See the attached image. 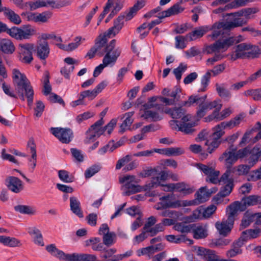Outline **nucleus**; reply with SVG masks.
Listing matches in <instances>:
<instances>
[{
  "instance_id": "f257e3e1",
  "label": "nucleus",
  "mask_w": 261,
  "mask_h": 261,
  "mask_svg": "<svg viewBox=\"0 0 261 261\" xmlns=\"http://www.w3.org/2000/svg\"><path fill=\"white\" fill-rule=\"evenodd\" d=\"M245 23L246 21L240 18L235 19L232 21L216 22L212 26L202 25L196 28L193 31L189 33L187 37L189 38L191 41L195 40L201 38L207 32L211 30L212 33L207 37L215 40L220 36L223 35L225 31H230L234 28L242 27Z\"/></svg>"
},
{
  "instance_id": "f03ea898",
  "label": "nucleus",
  "mask_w": 261,
  "mask_h": 261,
  "mask_svg": "<svg viewBox=\"0 0 261 261\" xmlns=\"http://www.w3.org/2000/svg\"><path fill=\"white\" fill-rule=\"evenodd\" d=\"M13 79L18 97L22 101H24L26 97L28 105L31 106L33 102L34 93L30 81L25 75L16 69L13 70Z\"/></svg>"
},
{
  "instance_id": "7ed1b4c3",
  "label": "nucleus",
  "mask_w": 261,
  "mask_h": 261,
  "mask_svg": "<svg viewBox=\"0 0 261 261\" xmlns=\"http://www.w3.org/2000/svg\"><path fill=\"white\" fill-rule=\"evenodd\" d=\"M206 95L199 96L198 95H192L188 99L183 101L182 106L190 107L191 106H197L196 116L199 118H202L206 112L213 108L221 110L222 105L220 100H215L213 101L206 102Z\"/></svg>"
},
{
  "instance_id": "20e7f679",
  "label": "nucleus",
  "mask_w": 261,
  "mask_h": 261,
  "mask_svg": "<svg viewBox=\"0 0 261 261\" xmlns=\"http://www.w3.org/2000/svg\"><path fill=\"white\" fill-rule=\"evenodd\" d=\"M244 40L245 38L241 35L219 39L213 44L207 46L205 51L207 54H212L213 53H218L220 51L224 52L227 50L230 46L241 42Z\"/></svg>"
},
{
  "instance_id": "39448f33",
  "label": "nucleus",
  "mask_w": 261,
  "mask_h": 261,
  "mask_svg": "<svg viewBox=\"0 0 261 261\" xmlns=\"http://www.w3.org/2000/svg\"><path fill=\"white\" fill-rule=\"evenodd\" d=\"M258 49L255 46L248 43H241L237 45L234 50L228 56L230 59L235 61L238 59H253L257 57Z\"/></svg>"
},
{
  "instance_id": "423d86ee",
  "label": "nucleus",
  "mask_w": 261,
  "mask_h": 261,
  "mask_svg": "<svg viewBox=\"0 0 261 261\" xmlns=\"http://www.w3.org/2000/svg\"><path fill=\"white\" fill-rule=\"evenodd\" d=\"M160 200L161 201L154 205V208L156 210L167 208H176L191 206L192 204V202L188 201L187 200L177 199L173 194L162 196Z\"/></svg>"
},
{
  "instance_id": "0eeeda50",
  "label": "nucleus",
  "mask_w": 261,
  "mask_h": 261,
  "mask_svg": "<svg viewBox=\"0 0 261 261\" xmlns=\"http://www.w3.org/2000/svg\"><path fill=\"white\" fill-rule=\"evenodd\" d=\"M119 182L123 184L122 190L124 195L128 196L132 194L145 190V186L142 187L137 185L138 180L134 175H127L119 178Z\"/></svg>"
},
{
  "instance_id": "6e6552de",
  "label": "nucleus",
  "mask_w": 261,
  "mask_h": 261,
  "mask_svg": "<svg viewBox=\"0 0 261 261\" xmlns=\"http://www.w3.org/2000/svg\"><path fill=\"white\" fill-rule=\"evenodd\" d=\"M229 171H226L220 178V183L225 185L220 191L213 198V200L216 203L222 202V198L225 197L231 192L233 184V179L230 177V174Z\"/></svg>"
},
{
  "instance_id": "1a4fd4ad",
  "label": "nucleus",
  "mask_w": 261,
  "mask_h": 261,
  "mask_svg": "<svg viewBox=\"0 0 261 261\" xmlns=\"http://www.w3.org/2000/svg\"><path fill=\"white\" fill-rule=\"evenodd\" d=\"M116 40H111L105 46L103 51H102L105 54L103 58L105 64L114 65L120 56L121 50L119 47H116Z\"/></svg>"
},
{
  "instance_id": "9d476101",
  "label": "nucleus",
  "mask_w": 261,
  "mask_h": 261,
  "mask_svg": "<svg viewBox=\"0 0 261 261\" xmlns=\"http://www.w3.org/2000/svg\"><path fill=\"white\" fill-rule=\"evenodd\" d=\"M191 116L187 114L182 118V121L177 120L170 121V124L173 129L183 132L186 134H191L195 131L194 127L196 123L193 122H187L190 121Z\"/></svg>"
},
{
  "instance_id": "9b49d317",
  "label": "nucleus",
  "mask_w": 261,
  "mask_h": 261,
  "mask_svg": "<svg viewBox=\"0 0 261 261\" xmlns=\"http://www.w3.org/2000/svg\"><path fill=\"white\" fill-rule=\"evenodd\" d=\"M36 33L35 28L30 25H24L19 28L13 27L9 30V35L17 39L22 40L30 38Z\"/></svg>"
},
{
  "instance_id": "f8f14e48",
  "label": "nucleus",
  "mask_w": 261,
  "mask_h": 261,
  "mask_svg": "<svg viewBox=\"0 0 261 261\" xmlns=\"http://www.w3.org/2000/svg\"><path fill=\"white\" fill-rule=\"evenodd\" d=\"M231 145L228 149L226 150L223 154L219 157V160L220 162H223L226 167L227 170L229 171V174L231 173L232 165L237 161V157L236 156V148H233Z\"/></svg>"
},
{
  "instance_id": "ddd939ff",
  "label": "nucleus",
  "mask_w": 261,
  "mask_h": 261,
  "mask_svg": "<svg viewBox=\"0 0 261 261\" xmlns=\"http://www.w3.org/2000/svg\"><path fill=\"white\" fill-rule=\"evenodd\" d=\"M50 132L63 143H69L73 137V132L70 128L51 127Z\"/></svg>"
},
{
  "instance_id": "4468645a",
  "label": "nucleus",
  "mask_w": 261,
  "mask_h": 261,
  "mask_svg": "<svg viewBox=\"0 0 261 261\" xmlns=\"http://www.w3.org/2000/svg\"><path fill=\"white\" fill-rule=\"evenodd\" d=\"M36 57L42 62L46 64V60L49 57L50 47L48 42L46 41L38 40L35 49Z\"/></svg>"
},
{
  "instance_id": "2eb2a0df",
  "label": "nucleus",
  "mask_w": 261,
  "mask_h": 261,
  "mask_svg": "<svg viewBox=\"0 0 261 261\" xmlns=\"http://www.w3.org/2000/svg\"><path fill=\"white\" fill-rule=\"evenodd\" d=\"M34 48V45L32 43L20 44L19 46V60L24 63L29 64L33 60L32 50Z\"/></svg>"
},
{
  "instance_id": "dca6fc26",
  "label": "nucleus",
  "mask_w": 261,
  "mask_h": 261,
  "mask_svg": "<svg viewBox=\"0 0 261 261\" xmlns=\"http://www.w3.org/2000/svg\"><path fill=\"white\" fill-rule=\"evenodd\" d=\"M196 167L207 175L206 181L214 184L220 183V179H219L218 178L220 174L219 171H216L213 167L202 164H197Z\"/></svg>"
},
{
  "instance_id": "f3484780",
  "label": "nucleus",
  "mask_w": 261,
  "mask_h": 261,
  "mask_svg": "<svg viewBox=\"0 0 261 261\" xmlns=\"http://www.w3.org/2000/svg\"><path fill=\"white\" fill-rule=\"evenodd\" d=\"M165 247L164 244L160 243L155 245H150L149 246L142 248L137 251V254L138 256L142 255H147L149 258L155 252L163 250Z\"/></svg>"
},
{
  "instance_id": "a211bd4d",
  "label": "nucleus",
  "mask_w": 261,
  "mask_h": 261,
  "mask_svg": "<svg viewBox=\"0 0 261 261\" xmlns=\"http://www.w3.org/2000/svg\"><path fill=\"white\" fill-rule=\"evenodd\" d=\"M169 177V173L167 171H162L157 176L152 177L151 181L145 186V190H150L157 188L161 185V182L166 180Z\"/></svg>"
},
{
  "instance_id": "6ab92c4d",
  "label": "nucleus",
  "mask_w": 261,
  "mask_h": 261,
  "mask_svg": "<svg viewBox=\"0 0 261 261\" xmlns=\"http://www.w3.org/2000/svg\"><path fill=\"white\" fill-rule=\"evenodd\" d=\"M0 12H3L5 17L11 22L17 25L21 23V19L19 15L12 9L3 7L1 0H0Z\"/></svg>"
},
{
  "instance_id": "aec40b11",
  "label": "nucleus",
  "mask_w": 261,
  "mask_h": 261,
  "mask_svg": "<svg viewBox=\"0 0 261 261\" xmlns=\"http://www.w3.org/2000/svg\"><path fill=\"white\" fill-rule=\"evenodd\" d=\"M6 185L12 192L18 193L23 190L22 181L15 176H9L6 179Z\"/></svg>"
},
{
  "instance_id": "412c9836",
  "label": "nucleus",
  "mask_w": 261,
  "mask_h": 261,
  "mask_svg": "<svg viewBox=\"0 0 261 261\" xmlns=\"http://www.w3.org/2000/svg\"><path fill=\"white\" fill-rule=\"evenodd\" d=\"M195 195L196 197L195 199L188 200L192 202L191 205H196L206 201L211 196V193H208L206 187H203L199 189Z\"/></svg>"
},
{
  "instance_id": "4be33fe9",
  "label": "nucleus",
  "mask_w": 261,
  "mask_h": 261,
  "mask_svg": "<svg viewBox=\"0 0 261 261\" xmlns=\"http://www.w3.org/2000/svg\"><path fill=\"white\" fill-rule=\"evenodd\" d=\"M124 24V16H119L115 21L114 26L110 28L103 35L107 38L115 36L119 33Z\"/></svg>"
},
{
  "instance_id": "5701e85b",
  "label": "nucleus",
  "mask_w": 261,
  "mask_h": 261,
  "mask_svg": "<svg viewBox=\"0 0 261 261\" xmlns=\"http://www.w3.org/2000/svg\"><path fill=\"white\" fill-rule=\"evenodd\" d=\"M244 211V207L242 206L240 201H235L227 208V219L230 223L234 222L235 217L237 216L238 212Z\"/></svg>"
},
{
  "instance_id": "b1692460",
  "label": "nucleus",
  "mask_w": 261,
  "mask_h": 261,
  "mask_svg": "<svg viewBox=\"0 0 261 261\" xmlns=\"http://www.w3.org/2000/svg\"><path fill=\"white\" fill-rule=\"evenodd\" d=\"M197 255L207 261H221V258L216 254L214 250L207 249L203 247H198Z\"/></svg>"
},
{
  "instance_id": "393cba45",
  "label": "nucleus",
  "mask_w": 261,
  "mask_h": 261,
  "mask_svg": "<svg viewBox=\"0 0 261 261\" xmlns=\"http://www.w3.org/2000/svg\"><path fill=\"white\" fill-rule=\"evenodd\" d=\"M182 103L183 102L180 104V106L178 107H174L172 108H165L163 110V112L170 115L173 119H178L181 118L182 119V118L186 115V111L185 109L182 108Z\"/></svg>"
},
{
  "instance_id": "a878e982",
  "label": "nucleus",
  "mask_w": 261,
  "mask_h": 261,
  "mask_svg": "<svg viewBox=\"0 0 261 261\" xmlns=\"http://www.w3.org/2000/svg\"><path fill=\"white\" fill-rule=\"evenodd\" d=\"M220 110L216 109L211 115L205 118V121H211L216 120V121H218L222 120L228 117L232 113V110L230 108L224 109L220 113H219Z\"/></svg>"
},
{
  "instance_id": "bb28decb",
  "label": "nucleus",
  "mask_w": 261,
  "mask_h": 261,
  "mask_svg": "<svg viewBox=\"0 0 261 261\" xmlns=\"http://www.w3.org/2000/svg\"><path fill=\"white\" fill-rule=\"evenodd\" d=\"M184 10L185 8L182 7L180 3H177L167 10L159 13V17L160 18H164L172 15H177L182 13Z\"/></svg>"
},
{
  "instance_id": "cd10ccee",
  "label": "nucleus",
  "mask_w": 261,
  "mask_h": 261,
  "mask_svg": "<svg viewBox=\"0 0 261 261\" xmlns=\"http://www.w3.org/2000/svg\"><path fill=\"white\" fill-rule=\"evenodd\" d=\"M233 223H230L227 219L226 220H223L221 222H217L215 226L221 235L226 236L230 232Z\"/></svg>"
},
{
  "instance_id": "c85d7f7f",
  "label": "nucleus",
  "mask_w": 261,
  "mask_h": 261,
  "mask_svg": "<svg viewBox=\"0 0 261 261\" xmlns=\"http://www.w3.org/2000/svg\"><path fill=\"white\" fill-rule=\"evenodd\" d=\"M244 244L242 239L239 238L236 242L232 244L231 248L226 252V256L229 258H232L237 255L242 254V249L241 247L243 246Z\"/></svg>"
},
{
  "instance_id": "c756f323",
  "label": "nucleus",
  "mask_w": 261,
  "mask_h": 261,
  "mask_svg": "<svg viewBox=\"0 0 261 261\" xmlns=\"http://www.w3.org/2000/svg\"><path fill=\"white\" fill-rule=\"evenodd\" d=\"M15 50L13 42L9 39L0 38V50L5 54H12Z\"/></svg>"
},
{
  "instance_id": "7c9ffc66",
  "label": "nucleus",
  "mask_w": 261,
  "mask_h": 261,
  "mask_svg": "<svg viewBox=\"0 0 261 261\" xmlns=\"http://www.w3.org/2000/svg\"><path fill=\"white\" fill-rule=\"evenodd\" d=\"M193 186L185 182H179L176 183L175 192H179L181 195L185 196L193 193L195 191Z\"/></svg>"
},
{
  "instance_id": "2f4dec72",
  "label": "nucleus",
  "mask_w": 261,
  "mask_h": 261,
  "mask_svg": "<svg viewBox=\"0 0 261 261\" xmlns=\"http://www.w3.org/2000/svg\"><path fill=\"white\" fill-rule=\"evenodd\" d=\"M28 233L32 237L35 244L40 246L44 245L43 237L39 229L36 227H30L28 229Z\"/></svg>"
},
{
  "instance_id": "473e14b6",
  "label": "nucleus",
  "mask_w": 261,
  "mask_h": 261,
  "mask_svg": "<svg viewBox=\"0 0 261 261\" xmlns=\"http://www.w3.org/2000/svg\"><path fill=\"white\" fill-rule=\"evenodd\" d=\"M261 234V229L259 228L249 229L243 231L240 239H242L243 242L248 240L256 239L259 237Z\"/></svg>"
},
{
  "instance_id": "72a5a7b5",
  "label": "nucleus",
  "mask_w": 261,
  "mask_h": 261,
  "mask_svg": "<svg viewBox=\"0 0 261 261\" xmlns=\"http://www.w3.org/2000/svg\"><path fill=\"white\" fill-rule=\"evenodd\" d=\"M258 216V213H251L248 212H246L240 224L241 228L244 229L247 227L253 221H255V224H256V220H257Z\"/></svg>"
},
{
  "instance_id": "f704fd0d",
  "label": "nucleus",
  "mask_w": 261,
  "mask_h": 261,
  "mask_svg": "<svg viewBox=\"0 0 261 261\" xmlns=\"http://www.w3.org/2000/svg\"><path fill=\"white\" fill-rule=\"evenodd\" d=\"M70 210L73 214L79 218H83V213L81 208V203L78 199L72 196L70 198Z\"/></svg>"
},
{
  "instance_id": "c9c22d12",
  "label": "nucleus",
  "mask_w": 261,
  "mask_h": 261,
  "mask_svg": "<svg viewBox=\"0 0 261 261\" xmlns=\"http://www.w3.org/2000/svg\"><path fill=\"white\" fill-rule=\"evenodd\" d=\"M261 161V148L254 147L250 151V156L248 159V163L253 166L258 162Z\"/></svg>"
},
{
  "instance_id": "e433bc0d",
  "label": "nucleus",
  "mask_w": 261,
  "mask_h": 261,
  "mask_svg": "<svg viewBox=\"0 0 261 261\" xmlns=\"http://www.w3.org/2000/svg\"><path fill=\"white\" fill-rule=\"evenodd\" d=\"M82 40L81 37H76L74 42L69 43L67 45L58 43L57 45L61 49L66 51H71L76 48L81 44V41Z\"/></svg>"
},
{
  "instance_id": "4c0bfd02",
  "label": "nucleus",
  "mask_w": 261,
  "mask_h": 261,
  "mask_svg": "<svg viewBox=\"0 0 261 261\" xmlns=\"http://www.w3.org/2000/svg\"><path fill=\"white\" fill-rule=\"evenodd\" d=\"M27 149L32 154L31 158L29 159V162L33 161V169H34L36 166V146L33 138L29 139L27 144Z\"/></svg>"
},
{
  "instance_id": "58836bf2",
  "label": "nucleus",
  "mask_w": 261,
  "mask_h": 261,
  "mask_svg": "<svg viewBox=\"0 0 261 261\" xmlns=\"http://www.w3.org/2000/svg\"><path fill=\"white\" fill-rule=\"evenodd\" d=\"M166 240L172 243L180 244L181 243H185L189 242V244L192 243V241L190 239L187 238L186 235L181 234L178 236H175L173 234L166 236Z\"/></svg>"
},
{
  "instance_id": "ea45409f",
  "label": "nucleus",
  "mask_w": 261,
  "mask_h": 261,
  "mask_svg": "<svg viewBox=\"0 0 261 261\" xmlns=\"http://www.w3.org/2000/svg\"><path fill=\"white\" fill-rule=\"evenodd\" d=\"M259 196L257 195H250L248 197L242 198L240 201L243 207H244L245 210L248 206H252L258 204Z\"/></svg>"
},
{
  "instance_id": "a19ab883",
  "label": "nucleus",
  "mask_w": 261,
  "mask_h": 261,
  "mask_svg": "<svg viewBox=\"0 0 261 261\" xmlns=\"http://www.w3.org/2000/svg\"><path fill=\"white\" fill-rule=\"evenodd\" d=\"M192 231L195 239H199L205 238L207 235V228L206 226L198 225L196 227L192 226Z\"/></svg>"
},
{
  "instance_id": "79ce46f5",
  "label": "nucleus",
  "mask_w": 261,
  "mask_h": 261,
  "mask_svg": "<svg viewBox=\"0 0 261 261\" xmlns=\"http://www.w3.org/2000/svg\"><path fill=\"white\" fill-rule=\"evenodd\" d=\"M140 115L141 118H143L145 119H149L153 121H156L162 119V117L157 112L151 110H144L143 113H142V110H141Z\"/></svg>"
},
{
  "instance_id": "37998d69",
  "label": "nucleus",
  "mask_w": 261,
  "mask_h": 261,
  "mask_svg": "<svg viewBox=\"0 0 261 261\" xmlns=\"http://www.w3.org/2000/svg\"><path fill=\"white\" fill-rule=\"evenodd\" d=\"M252 166L250 164L244 165L241 164L238 166L233 167L231 169V173H236L238 175H246L249 171L250 168Z\"/></svg>"
},
{
  "instance_id": "c03bdc74",
  "label": "nucleus",
  "mask_w": 261,
  "mask_h": 261,
  "mask_svg": "<svg viewBox=\"0 0 261 261\" xmlns=\"http://www.w3.org/2000/svg\"><path fill=\"white\" fill-rule=\"evenodd\" d=\"M103 123V118H101L91 125L89 129L90 132L95 134L97 136L100 137V135L104 133V128L101 127Z\"/></svg>"
},
{
  "instance_id": "a18cd8bd",
  "label": "nucleus",
  "mask_w": 261,
  "mask_h": 261,
  "mask_svg": "<svg viewBox=\"0 0 261 261\" xmlns=\"http://www.w3.org/2000/svg\"><path fill=\"white\" fill-rule=\"evenodd\" d=\"M29 5L32 10H36L48 5L51 6V0H34L30 2Z\"/></svg>"
},
{
  "instance_id": "49530a36",
  "label": "nucleus",
  "mask_w": 261,
  "mask_h": 261,
  "mask_svg": "<svg viewBox=\"0 0 261 261\" xmlns=\"http://www.w3.org/2000/svg\"><path fill=\"white\" fill-rule=\"evenodd\" d=\"M46 250L53 256L61 260L63 251L58 249L55 244H50L46 246Z\"/></svg>"
},
{
  "instance_id": "de8ad7c7",
  "label": "nucleus",
  "mask_w": 261,
  "mask_h": 261,
  "mask_svg": "<svg viewBox=\"0 0 261 261\" xmlns=\"http://www.w3.org/2000/svg\"><path fill=\"white\" fill-rule=\"evenodd\" d=\"M216 91L219 95L222 98H230L231 97V93L228 90L224 84L220 85L219 84H216Z\"/></svg>"
},
{
  "instance_id": "09e8293b",
  "label": "nucleus",
  "mask_w": 261,
  "mask_h": 261,
  "mask_svg": "<svg viewBox=\"0 0 261 261\" xmlns=\"http://www.w3.org/2000/svg\"><path fill=\"white\" fill-rule=\"evenodd\" d=\"M58 176L61 180L63 182L70 183L74 180V177L69 173L64 170H61L58 171Z\"/></svg>"
},
{
  "instance_id": "8fccbe9b",
  "label": "nucleus",
  "mask_w": 261,
  "mask_h": 261,
  "mask_svg": "<svg viewBox=\"0 0 261 261\" xmlns=\"http://www.w3.org/2000/svg\"><path fill=\"white\" fill-rule=\"evenodd\" d=\"M211 76V73L210 71H207L204 74L201 80V88L199 89L198 92H204L206 91V88L209 84Z\"/></svg>"
},
{
  "instance_id": "3c124183",
  "label": "nucleus",
  "mask_w": 261,
  "mask_h": 261,
  "mask_svg": "<svg viewBox=\"0 0 261 261\" xmlns=\"http://www.w3.org/2000/svg\"><path fill=\"white\" fill-rule=\"evenodd\" d=\"M116 234L114 232H110L103 236V243L108 246L112 245L115 243Z\"/></svg>"
},
{
  "instance_id": "603ef678",
  "label": "nucleus",
  "mask_w": 261,
  "mask_h": 261,
  "mask_svg": "<svg viewBox=\"0 0 261 261\" xmlns=\"http://www.w3.org/2000/svg\"><path fill=\"white\" fill-rule=\"evenodd\" d=\"M192 225H186L183 223H178L174 226L176 230L185 234L192 231Z\"/></svg>"
},
{
  "instance_id": "864d4df0",
  "label": "nucleus",
  "mask_w": 261,
  "mask_h": 261,
  "mask_svg": "<svg viewBox=\"0 0 261 261\" xmlns=\"http://www.w3.org/2000/svg\"><path fill=\"white\" fill-rule=\"evenodd\" d=\"M15 211L21 214L33 215L35 213V210L32 207L24 205H18L15 206Z\"/></svg>"
},
{
  "instance_id": "5fc2aeb1",
  "label": "nucleus",
  "mask_w": 261,
  "mask_h": 261,
  "mask_svg": "<svg viewBox=\"0 0 261 261\" xmlns=\"http://www.w3.org/2000/svg\"><path fill=\"white\" fill-rule=\"evenodd\" d=\"M61 261H81V254H66L63 252Z\"/></svg>"
},
{
  "instance_id": "6e6d98bb",
  "label": "nucleus",
  "mask_w": 261,
  "mask_h": 261,
  "mask_svg": "<svg viewBox=\"0 0 261 261\" xmlns=\"http://www.w3.org/2000/svg\"><path fill=\"white\" fill-rule=\"evenodd\" d=\"M185 153V150L182 147L167 148V156H179Z\"/></svg>"
},
{
  "instance_id": "4d7b16f0",
  "label": "nucleus",
  "mask_w": 261,
  "mask_h": 261,
  "mask_svg": "<svg viewBox=\"0 0 261 261\" xmlns=\"http://www.w3.org/2000/svg\"><path fill=\"white\" fill-rule=\"evenodd\" d=\"M107 41V38L103 35H99L95 40L94 47L99 51H101V48L105 46Z\"/></svg>"
},
{
  "instance_id": "13d9d810",
  "label": "nucleus",
  "mask_w": 261,
  "mask_h": 261,
  "mask_svg": "<svg viewBox=\"0 0 261 261\" xmlns=\"http://www.w3.org/2000/svg\"><path fill=\"white\" fill-rule=\"evenodd\" d=\"M220 143L219 140L214 138L212 141L211 142L209 141H207L205 142V145L208 146L207 151L209 153H211L213 151L218 147Z\"/></svg>"
},
{
  "instance_id": "bf43d9fd",
  "label": "nucleus",
  "mask_w": 261,
  "mask_h": 261,
  "mask_svg": "<svg viewBox=\"0 0 261 261\" xmlns=\"http://www.w3.org/2000/svg\"><path fill=\"white\" fill-rule=\"evenodd\" d=\"M249 2V0H234L226 5V7L230 9H236L245 6Z\"/></svg>"
},
{
  "instance_id": "052dcab7",
  "label": "nucleus",
  "mask_w": 261,
  "mask_h": 261,
  "mask_svg": "<svg viewBox=\"0 0 261 261\" xmlns=\"http://www.w3.org/2000/svg\"><path fill=\"white\" fill-rule=\"evenodd\" d=\"M187 68L186 64L181 63L178 67L173 70V72L178 81L181 79L182 74L186 70Z\"/></svg>"
},
{
  "instance_id": "680f3d73",
  "label": "nucleus",
  "mask_w": 261,
  "mask_h": 261,
  "mask_svg": "<svg viewBox=\"0 0 261 261\" xmlns=\"http://www.w3.org/2000/svg\"><path fill=\"white\" fill-rule=\"evenodd\" d=\"M72 2L71 0H59L57 2L51 1V7L58 9L70 6Z\"/></svg>"
},
{
  "instance_id": "e2e57ef3",
  "label": "nucleus",
  "mask_w": 261,
  "mask_h": 261,
  "mask_svg": "<svg viewBox=\"0 0 261 261\" xmlns=\"http://www.w3.org/2000/svg\"><path fill=\"white\" fill-rule=\"evenodd\" d=\"M100 169L99 165H94L87 169L85 172V176L86 178H89L97 173Z\"/></svg>"
},
{
  "instance_id": "0e129e2a",
  "label": "nucleus",
  "mask_w": 261,
  "mask_h": 261,
  "mask_svg": "<svg viewBox=\"0 0 261 261\" xmlns=\"http://www.w3.org/2000/svg\"><path fill=\"white\" fill-rule=\"evenodd\" d=\"M51 13L44 12L42 13H36V22H46L50 18Z\"/></svg>"
},
{
  "instance_id": "69168bd1",
  "label": "nucleus",
  "mask_w": 261,
  "mask_h": 261,
  "mask_svg": "<svg viewBox=\"0 0 261 261\" xmlns=\"http://www.w3.org/2000/svg\"><path fill=\"white\" fill-rule=\"evenodd\" d=\"M164 230V228L163 227V225L159 223L152 227L150 229H149L147 231L149 236L153 237L155 236L159 232H162Z\"/></svg>"
},
{
  "instance_id": "338daca9",
  "label": "nucleus",
  "mask_w": 261,
  "mask_h": 261,
  "mask_svg": "<svg viewBox=\"0 0 261 261\" xmlns=\"http://www.w3.org/2000/svg\"><path fill=\"white\" fill-rule=\"evenodd\" d=\"M149 234L147 231L143 230L142 232L139 235L136 236L133 240L134 245H137L145 240L148 237Z\"/></svg>"
},
{
  "instance_id": "774afa93",
  "label": "nucleus",
  "mask_w": 261,
  "mask_h": 261,
  "mask_svg": "<svg viewBox=\"0 0 261 261\" xmlns=\"http://www.w3.org/2000/svg\"><path fill=\"white\" fill-rule=\"evenodd\" d=\"M217 209L216 206L212 204L205 208H202V217L204 218H209Z\"/></svg>"
}]
</instances>
